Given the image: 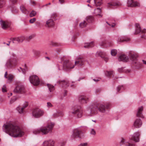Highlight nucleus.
Listing matches in <instances>:
<instances>
[{
    "mask_svg": "<svg viewBox=\"0 0 146 146\" xmlns=\"http://www.w3.org/2000/svg\"><path fill=\"white\" fill-rule=\"evenodd\" d=\"M3 128L4 132L14 137H21L24 135L23 132L15 124L10 123L4 124Z\"/></svg>",
    "mask_w": 146,
    "mask_h": 146,
    "instance_id": "obj_1",
    "label": "nucleus"
},
{
    "mask_svg": "<svg viewBox=\"0 0 146 146\" xmlns=\"http://www.w3.org/2000/svg\"><path fill=\"white\" fill-rule=\"evenodd\" d=\"M110 106V104L107 102L103 104H98L96 106V108H92L90 107L91 110L90 112L91 114H90V115H92L93 114H95L96 113L97 108L100 112L102 113H105L106 109H109Z\"/></svg>",
    "mask_w": 146,
    "mask_h": 146,
    "instance_id": "obj_2",
    "label": "nucleus"
},
{
    "mask_svg": "<svg viewBox=\"0 0 146 146\" xmlns=\"http://www.w3.org/2000/svg\"><path fill=\"white\" fill-rule=\"evenodd\" d=\"M54 125V123H51L48 124L46 126L42 127L40 129L34 130L33 131V133L35 134L39 133H41L42 135L47 134L52 132Z\"/></svg>",
    "mask_w": 146,
    "mask_h": 146,
    "instance_id": "obj_3",
    "label": "nucleus"
},
{
    "mask_svg": "<svg viewBox=\"0 0 146 146\" xmlns=\"http://www.w3.org/2000/svg\"><path fill=\"white\" fill-rule=\"evenodd\" d=\"M82 111L80 107L73 108L69 112L70 115H74L78 118L81 117L82 115Z\"/></svg>",
    "mask_w": 146,
    "mask_h": 146,
    "instance_id": "obj_4",
    "label": "nucleus"
},
{
    "mask_svg": "<svg viewBox=\"0 0 146 146\" xmlns=\"http://www.w3.org/2000/svg\"><path fill=\"white\" fill-rule=\"evenodd\" d=\"M129 58L133 62V63L137 68H139L142 66V64L139 62L137 60L136 55L132 53L129 54Z\"/></svg>",
    "mask_w": 146,
    "mask_h": 146,
    "instance_id": "obj_5",
    "label": "nucleus"
},
{
    "mask_svg": "<svg viewBox=\"0 0 146 146\" xmlns=\"http://www.w3.org/2000/svg\"><path fill=\"white\" fill-rule=\"evenodd\" d=\"M135 30L134 34H137L139 33H141V34H144L141 36V37L142 38L146 39V35L145 34L146 32V29H144L142 30L139 25L138 23H136L135 24Z\"/></svg>",
    "mask_w": 146,
    "mask_h": 146,
    "instance_id": "obj_6",
    "label": "nucleus"
},
{
    "mask_svg": "<svg viewBox=\"0 0 146 146\" xmlns=\"http://www.w3.org/2000/svg\"><path fill=\"white\" fill-rule=\"evenodd\" d=\"M44 113V111L41 109L36 108L33 110V116L36 118H39L42 116Z\"/></svg>",
    "mask_w": 146,
    "mask_h": 146,
    "instance_id": "obj_7",
    "label": "nucleus"
},
{
    "mask_svg": "<svg viewBox=\"0 0 146 146\" xmlns=\"http://www.w3.org/2000/svg\"><path fill=\"white\" fill-rule=\"evenodd\" d=\"M63 66V68L66 70L73 68L74 67V65L72 64L71 62L67 60L64 61Z\"/></svg>",
    "mask_w": 146,
    "mask_h": 146,
    "instance_id": "obj_8",
    "label": "nucleus"
},
{
    "mask_svg": "<svg viewBox=\"0 0 146 146\" xmlns=\"http://www.w3.org/2000/svg\"><path fill=\"white\" fill-rule=\"evenodd\" d=\"M29 79L31 83L34 85L37 86L39 84L40 81L36 75L31 76Z\"/></svg>",
    "mask_w": 146,
    "mask_h": 146,
    "instance_id": "obj_9",
    "label": "nucleus"
},
{
    "mask_svg": "<svg viewBox=\"0 0 146 146\" xmlns=\"http://www.w3.org/2000/svg\"><path fill=\"white\" fill-rule=\"evenodd\" d=\"M140 134L139 132L134 133L133 135H131L129 136L130 140H133L135 142H138L139 141V136Z\"/></svg>",
    "mask_w": 146,
    "mask_h": 146,
    "instance_id": "obj_10",
    "label": "nucleus"
},
{
    "mask_svg": "<svg viewBox=\"0 0 146 146\" xmlns=\"http://www.w3.org/2000/svg\"><path fill=\"white\" fill-rule=\"evenodd\" d=\"M82 133V132L81 131L78 129H76L73 130L72 137L73 138H80Z\"/></svg>",
    "mask_w": 146,
    "mask_h": 146,
    "instance_id": "obj_11",
    "label": "nucleus"
},
{
    "mask_svg": "<svg viewBox=\"0 0 146 146\" xmlns=\"http://www.w3.org/2000/svg\"><path fill=\"white\" fill-rule=\"evenodd\" d=\"M14 92L18 93H23L25 91V88L22 85H19L17 86L14 90Z\"/></svg>",
    "mask_w": 146,
    "mask_h": 146,
    "instance_id": "obj_12",
    "label": "nucleus"
},
{
    "mask_svg": "<svg viewBox=\"0 0 146 146\" xmlns=\"http://www.w3.org/2000/svg\"><path fill=\"white\" fill-rule=\"evenodd\" d=\"M113 44V42L111 41H104L101 42L100 44L101 46L106 47L111 46Z\"/></svg>",
    "mask_w": 146,
    "mask_h": 146,
    "instance_id": "obj_13",
    "label": "nucleus"
},
{
    "mask_svg": "<svg viewBox=\"0 0 146 146\" xmlns=\"http://www.w3.org/2000/svg\"><path fill=\"white\" fill-rule=\"evenodd\" d=\"M86 61V59L83 58H78L77 60L75 61V65L78 66H82L84 65Z\"/></svg>",
    "mask_w": 146,
    "mask_h": 146,
    "instance_id": "obj_14",
    "label": "nucleus"
},
{
    "mask_svg": "<svg viewBox=\"0 0 146 146\" xmlns=\"http://www.w3.org/2000/svg\"><path fill=\"white\" fill-rule=\"evenodd\" d=\"M130 38L127 36L119 37L117 40V42L120 43L124 42H128L130 40Z\"/></svg>",
    "mask_w": 146,
    "mask_h": 146,
    "instance_id": "obj_15",
    "label": "nucleus"
},
{
    "mask_svg": "<svg viewBox=\"0 0 146 146\" xmlns=\"http://www.w3.org/2000/svg\"><path fill=\"white\" fill-rule=\"evenodd\" d=\"M127 3L129 7H133L140 6V4L139 3L134 1L133 0H128Z\"/></svg>",
    "mask_w": 146,
    "mask_h": 146,
    "instance_id": "obj_16",
    "label": "nucleus"
},
{
    "mask_svg": "<svg viewBox=\"0 0 146 146\" xmlns=\"http://www.w3.org/2000/svg\"><path fill=\"white\" fill-rule=\"evenodd\" d=\"M25 39V37L21 36L13 38L12 40V42L13 43H16L17 42L18 43L22 42Z\"/></svg>",
    "mask_w": 146,
    "mask_h": 146,
    "instance_id": "obj_17",
    "label": "nucleus"
},
{
    "mask_svg": "<svg viewBox=\"0 0 146 146\" xmlns=\"http://www.w3.org/2000/svg\"><path fill=\"white\" fill-rule=\"evenodd\" d=\"M13 64L14 65L16 64V61H13L11 58L9 59L7 61L5 64V68L6 69L10 68L12 66V64Z\"/></svg>",
    "mask_w": 146,
    "mask_h": 146,
    "instance_id": "obj_18",
    "label": "nucleus"
},
{
    "mask_svg": "<svg viewBox=\"0 0 146 146\" xmlns=\"http://www.w3.org/2000/svg\"><path fill=\"white\" fill-rule=\"evenodd\" d=\"M28 102H26L23 104L22 107L21 108L19 106L18 107L16 108L17 110L18 111L19 113L21 114L23 113L24 111V109L26 108L28 106Z\"/></svg>",
    "mask_w": 146,
    "mask_h": 146,
    "instance_id": "obj_19",
    "label": "nucleus"
},
{
    "mask_svg": "<svg viewBox=\"0 0 146 146\" xmlns=\"http://www.w3.org/2000/svg\"><path fill=\"white\" fill-rule=\"evenodd\" d=\"M0 23L3 29H6L10 26V23L7 21L1 20L0 21Z\"/></svg>",
    "mask_w": 146,
    "mask_h": 146,
    "instance_id": "obj_20",
    "label": "nucleus"
},
{
    "mask_svg": "<svg viewBox=\"0 0 146 146\" xmlns=\"http://www.w3.org/2000/svg\"><path fill=\"white\" fill-rule=\"evenodd\" d=\"M124 144L126 146H135V144L131 143L130 141H127L124 139H122L121 141L120 145L121 146V145Z\"/></svg>",
    "mask_w": 146,
    "mask_h": 146,
    "instance_id": "obj_21",
    "label": "nucleus"
},
{
    "mask_svg": "<svg viewBox=\"0 0 146 146\" xmlns=\"http://www.w3.org/2000/svg\"><path fill=\"white\" fill-rule=\"evenodd\" d=\"M57 83L62 87H66L68 86V82L67 80H59Z\"/></svg>",
    "mask_w": 146,
    "mask_h": 146,
    "instance_id": "obj_22",
    "label": "nucleus"
},
{
    "mask_svg": "<svg viewBox=\"0 0 146 146\" xmlns=\"http://www.w3.org/2000/svg\"><path fill=\"white\" fill-rule=\"evenodd\" d=\"M142 125V122L141 119L139 118L137 119L134 122V126L136 128H139Z\"/></svg>",
    "mask_w": 146,
    "mask_h": 146,
    "instance_id": "obj_23",
    "label": "nucleus"
},
{
    "mask_svg": "<svg viewBox=\"0 0 146 146\" xmlns=\"http://www.w3.org/2000/svg\"><path fill=\"white\" fill-rule=\"evenodd\" d=\"M143 110V107L141 106L139 107L137 111L136 116L137 117L143 118V116L142 114V111Z\"/></svg>",
    "mask_w": 146,
    "mask_h": 146,
    "instance_id": "obj_24",
    "label": "nucleus"
},
{
    "mask_svg": "<svg viewBox=\"0 0 146 146\" xmlns=\"http://www.w3.org/2000/svg\"><path fill=\"white\" fill-rule=\"evenodd\" d=\"M54 141L53 140H49L45 141L43 143V146H54Z\"/></svg>",
    "mask_w": 146,
    "mask_h": 146,
    "instance_id": "obj_25",
    "label": "nucleus"
},
{
    "mask_svg": "<svg viewBox=\"0 0 146 146\" xmlns=\"http://www.w3.org/2000/svg\"><path fill=\"white\" fill-rule=\"evenodd\" d=\"M54 25V22L52 19H49L46 22L45 26L46 27H51Z\"/></svg>",
    "mask_w": 146,
    "mask_h": 146,
    "instance_id": "obj_26",
    "label": "nucleus"
},
{
    "mask_svg": "<svg viewBox=\"0 0 146 146\" xmlns=\"http://www.w3.org/2000/svg\"><path fill=\"white\" fill-rule=\"evenodd\" d=\"M129 58L127 56L124 54H122L120 55L119 58V60L123 62L127 61Z\"/></svg>",
    "mask_w": 146,
    "mask_h": 146,
    "instance_id": "obj_27",
    "label": "nucleus"
},
{
    "mask_svg": "<svg viewBox=\"0 0 146 146\" xmlns=\"http://www.w3.org/2000/svg\"><path fill=\"white\" fill-rule=\"evenodd\" d=\"M88 99L86 97L84 96H80L79 98V100L82 103H86L88 101Z\"/></svg>",
    "mask_w": 146,
    "mask_h": 146,
    "instance_id": "obj_28",
    "label": "nucleus"
},
{
    "mask_svg": "<svg viewBox=\"0 0 146 146\" xmlns=\"http://www.w3.org/2000/svg\"><path fill=\"white\" fill-rule=\"evenodd\" d=\"M7 72L6 71L5 74L4 75V77L5 78H7L8 80L9 81L11 82L12 81L13 79V76L12 74H9L8 75V77L7 76Z\"/></svg>",
    "mask_w": 146,
    "mask_h": 146,
    "instance_id": "obj_29",
    "label": "nucleus"
},
{
    "mask_svg": "<svg viewBox=\"0 0 146 146\" xmlns=\"http://www.w3.org/2000/svg\"><path fill=\"white\" fill-rule=\"evenodd\" d=\"M114 72L113 71H106V74L107 76L111 77H113L114 80L116 78H117L114 77Z\"/></svg>",
    "mask_w": 146,
    "mask_h": 146,
    "instance_id": "obj_30",
    "label": "nucleus"
},
{
    "mask_svg": "<svg viewBox=\"0 0 146 146\" xmlns=\"http://www.w3.org/2000/svg\"><path fill=\"white\" fill-rule=\"evenodd\" d=\"M94 44L93 42H91L90 43H85L84 47L85 48H89L90 47H92L94 46Z\"/></svg>",
    "mask_w": 146,
    "mask_h": 146,
    "instance_id": "obj_31",
    "label": "nucleus"
},
{
    "mask_svg": "<svg viewBox=\"0 0 146 146\" xmlns=\"http://www.w3.org/2000/svg\"><path fill=\"white\" fill-rule=\"evenodd\" d=\"M101 13V9L100 8H98L97 9L94 10V13L96 15H99L100 17H102V16L100 14Z\"/></svg>",
    "mask_w": 146,
    "mask_h": 146,
    "instance_id": "obj_32",
    "label": "nucleus"
},
{
    "mask_svg": "<svg viewBox=\"0 0 146 146\" xmlns=\"http://www.w3.org/2000/svg\"><path fill=\"white\" fill-rule=\"evenodd\" d=\"M106 55V53L105 52L102 51H98L96 53V55L101 57L103 58Z\"/></svg>",
    "mask_w": 146,
    "mask_h": 146,
    "instance_id": "obj_33",
    "label": "nucleus"
},
{
    "mask_svg": "<svg viewBox=\"0 0 146 146\" xmlns=\"http://www.w3.org/2000/svg\"><path fill=\"white\" fill-rule=\"evenodd\" d=\"M47 86L48 88V90L50 92H53L54 89V87L53 86L49 84H47Z\"/></svg>",
    "mask_w": 146,
    "mask_h": 146,
    "instance_id": "obj_34",
    "label": "nucleus"
},
{
    "mask_svg": "<svg viewBox=\"0 0 146 146\" xmlns=\"http://www.w3.org/2000/svg\"><path fill=\"white\" fill-rule=\"evenodd\" d=\"M20 9L23 13H28V11L23 6H21L20 7Z\"/></svg>",
    "mask_w": 146,
    "mask_h": 146,
    "instance_id": "obj_35",
    "label": "nucleus"
},
{
    "mask_svg": "<svg viewBox=\"0 0 146 146\" xmlns=\"http://www.w3.org/2000/svg\"><path fill=\"white\" fill-rule=\"evenodd\" d=\"M87 25V23L85 21H84L83 22L81 23L80 24L79 26L80 28H82L85 27Z\"/></svg>",
    "mask_w": 146,
    "mask_h": 146,
    "instance_id": "obj_36",
    "label": "nucleus"
},
{
    "mask_svg": "<svg viewBox=\"0 0 146 146\" xmlns=\"http://www.w3.org/2000/svg\"><path fill=\"white\" fill-rule=\"evenodd\" d=\"M93 2L96 6H100L102 3L101 1H97V0H93Z\"/></svg>",
    "mask_w": 146,
    "mask_h": 146,
    "instance_id": "obj_37",
    "label": "nucleus"
},
{
    "mask_svg": "<svg viewBox=\"0 0 146 146\" xmlns=\"http://www.w3.org/2000/svg\"><path fill=\"white\" fill-rule=\"evenodd\" d=\"M88 22L89 23H90L93 20V17L92 16H89L86 18Z\"/></svg>",
    "mask_w": 146,
    "mask_h": 146,
    "instance_id": "obj_38",
    "label": "nucleus"
},
{
    "mask_svg": "<svg viewBox=\"0 0 146 146\" xmlns=\"http://www.w3.org/2000/svg\"><path fill=\"white\" fill-rule=\"evenodd\" d=\"M5 4V1L3 0H0V8H2Z\"/></svg>",
    "mask_w": 146,
    "mask_h": 146,
    "instance_id": "obj_39",
    "label": "nucleus"
},
{
    "mask_svg": "<svg viewBox=\"0 0 146 146\" xmlns=\"http://www.w3.org/2000/svg\"><path fill=\"white\" fill-rule=\"evenodd\" d=\"M111 52L112 56H115L117 54V50L115 49L112 50H111Z\"/></svg>",
    "mask_w": 146,
    "mask_h": 146,
    "instance_id": "obj_40",
    "label": "nucleus"
},
{
    "mask_svg": "<svg viewBox=\"0 0 146 146\" xmlns=\"http://www.w3.org/2000/svg\"><path fill=\"white\" fill-rule=\"evenodd\" d=\"M36 14V12L34 11H33L30 13V16L33 17L35 16Z\"/></svg>",
    "mask_w": 146,
    "mask_h": 146,
    "instance_id": "obj_41",
    "label": "nucleus"
},
{
    "mask_svg": "<svg viewBox=\"0 0 146 146\" xmlns=\"http://www.w3.org/2000/svg\"><path fill=\"white\" fill-rule=\"evenodd\" d=\"M117 5H119V4L118 3H108V6L110 7L112 6H116Z\"/></svg>",
    "mask_w": 146,
    "mask_h": 146,
    "instance_id": "obj_42",
    "label": "nucleus"
},
{
    "mask_svg": "<svg viewBox=\"0 0 146 146\" xmlns=\"http://www.w3.org/2000/svg\"><path fill=\"white\" fill-rule=\"evenodd\" d=\"M65 145V142L64 141L59 142L58 145L59 146H64Z\"/></svg>",
    "mask_w": 146,
    "mask_h": 146,
    "instance_id": "obj_43",
    "label": "nucleus"
},
{
    "mask_svg": "<svg viewBox=\"0 0 146 146\" xmlns=\"http://www.w3.org/2000/svg\"><path fill=\"white\" fill-rule=\"evenodd\" d=\"M36 19L35 18L31 19L29 20V22L31 23H33L36 21Z\"/></svg>",
    "mask_w": 146,
    "mask_h": 146,
    "instance_id": "obj_44",
    "label": "nucleus"
},
{
    "mask_svg": "<svg viewBox=\"0 0 146 146\" xmlns=\"http://www.w3.org/2000/svg\"><path fill=\"white\" fill-rule=\"evenodd\" d=\"M106 23L109 26L112 27H114L115 25V23H113L111 24L108 23L107 22H106Z\"/></svg>",
    "mask_w": 146,
    "mask_h": 146,
    "instance_id": "obj_45",
    "label": "nucleus"
},
{
    "mask_svg": "<svg viewBox=\"0 0 146 146\" xmlns=\"http://www.w3.org/2000/svg\"><path fill=\"white\" fill-rule=\"evenodd\" d=\"M34 36V35H31L29 36V37H27V39L28 40H31L33 38Z\"/></svg>",
    "mask_w": 146,
    "mask_h": 146,
    "instance_id": "obj_46",
    "label": "nucleus"
},
{
    "mask_svg": "<svg viewBox=\"0 0 146 146\" xmlns=\"http://www.w3.org/2000/svg\"><path fill=\"white\" fill-rule=\"evenodd\" d=\"M88 144L87 143H81L78 146H87V145Z\"/></svg>",
    "mask_w": 146,
    "mask_h": 146,
    "instance_id": "obj_47",
    "label": "nucleus"
},
{
    "mask_svg": "<svg viewBox=\"0 0 146 146\" xmlns=\"http://www.w3.org/2000/svg\"><path fill=\"white\" fill-rule=\"evenodd\" d=\"M90 133L93 135H95L96 134V132L94 129H92L90 132Z\"/></svg>",
    "mask_w": 146,
    "mask_h": 146,
    "instance_id": "obj_48",
    "label": "nucleus"
},
{
    "mask_svg": "<svg viewBox=\"0 0 146 146\" xmlns=\"http://www.w3.org/2000/svg\"><path fill=\"white\" fill-rule=\"evenodd\" d=\"M51 44L53 46H58L57 44L53 42H52L51 43Z\"/></svg>",
    "mask_w": 146,
    "mask_h": 146,
    "instance_id": "obj_49",
    "label": "nucleus"
},
{
    "mask_svg": "<svg viewBox=\"0 0 146 146\" xmlns=\"http://www.w3.org/2000/svg\"><path fill=\"white\" fill-rule=\"evenodd\" d=\"M123 87L122 86H118L117 88V91L119 92V91L121 89V88Z\"/></svg>",
    "mask_w": 146,
    "mask_h": 146,
    "instance_id": "obj_50",
    "label": "nucleus"
},
{
    "mask_svg": "<svg viewBox=\"0 0 146 146\" xmlns=\"http://www.w3.org/2000/svg\"><path fill=\"white\" fill-rule=\"evenodd\" d=\"M5 88H6V86L5 85H4L3 86V87L2 88L3 92H6V89H5Z\"/></svg>",
    "mask_w": 146,
    "mask_h": 146,
    "instance_id": "obj_51",
    "label": "nucleus"
},
{
    "mask_svg": "<svg viewBox=\"0 0 146 146\" xmlns=\"http://www.w3.org/2000/svg\"><path fill=\"white\" fill-rule=\"evenodd\" d=\"M47 106L48 107H52V105L50 103L48 102L47 103Z\"/></svg>",
    "mask_w": 146,
    "mask_h": 146,
    "instance_id": "obj_52",
    "label": "nucleus"
},
{
    "mask_svg": "<svg viewBox=\"0 0 146 146\" xmlns=\"http://www.w3.org/2000/svg\"><path fill=\"white\" fill-rule=\"evenodd\" d=\"M10 1L13 4H14L17 2V0H10Z\"/></svg>",
    "mask_w": 146,
    "mask_h": 146,
    "instance_id": "obj_53",
    "label": "nucleus"
},
{
    "mask_svg": "<svg viewBox=\"0 0 146 146\" xmlns=\"http://www.w3.org/2000/svg\"><path fill=\"white\" fill-rule=\"evenodd\" d=\"M30 3L32 5H35L36 4L35 2L33 0H31L30 1Z\"/></svg>",
    "mask_w": 146,
    "mask_h": 146,
    "instance_id": "obj_54",
    "label": "nucleus"
},
{
    "mask_svg": "<svg viewBox=\"0 0 146 146\" xmlns=\"http://www.w3.org/2000/svg\"><path fill=\"white\" fill-rule=\"evenodd\" d=\"M15 100L16 99L15 98H11L10 101V102L11 103H12L15 101Z\"/></svg>",
    "mask_w": 146,
    "mask_h": 146,
    "instance_id": "obj_55",
    "label": "nucleus"
},
{
    "mask_svg": "<svg viewBox=\"0 0 146 146\" xmlns=\"http://www.w3.org/2000/svg\"><path fill=\"white\" fill-rule=\"evenodd\" d=\"M35 55L36 56H38L39 54V52L37 51H36L35 52Z\"/></svg>",
    "mask_w": 146,
    "mask_h": 146,
    "instance_id": "obj_56",
    "label": "nucleus"
},
{
    "mask_svg": "<svg viewBox=\"0 0 146 146\" xmlns=\"http://www.w3.org/2000/svg\"><path fill=\"white\" fill-rule=\"evenodd\" d=\"M59 1L61 4H62L64 3V0H59Z\"/></svg>",
    "mask_w": 146,
    "mask_h": 146,
    "instance_id": "obj_57",
    "label": "nucleus"
},
{
    "mask_svg": "<svg viewBox=\"0 0 146 146\" xmlns=\"http://www.w3.org/2000/svg\"><path fill=\"white\" fill-rule=\"evenodd\" d=\"M36 25L40 26V23L39 22L36 21Z\"/></svg>",
    "mask_w": 146,
    "mask_h": 146,
    "instance_id": "obj_58",
    "label": "nucleus"
},
{
    "mask_svg": "<svg viewBox=\"0 0 146 146\" xmlns=\"http://www.w3.org/2000/svg\"><path fill=\"white\" fill-rule=\"evenodd\" d=\"M118 71L120 72H123L122 68H120L118 69Z\"/></svg>",
    "mask_w": 146,
    "mask_h": 146,
    "instance_id": "obj_59",
    "label": "nucleus"
},
{
    "mask_svg": "<svg viewBox=\"0 0 146 146\" xmlns=\"http://www.w3.org/2000/svg\"><path fill=\"white\" fill-rule=\"evenodd\" d=\"M100 90V89H97L96 90V92H99Z\"/></svg>",
    "mask_w": 146,
    "mask_h": 146,
    "instance_id": "obj_60",
    "label": "nucleus"
},
{
    "mask_svg": "<svg viewBox=\"0 0 146 146\" xmlns=\"http://www.w3.org/2000/svg\"><path fill=\"white\" fill-rule=\"evenodd\" d=\"M142 62H143V63L145 64H146V61L145 60H142Z\"/></svg>",
    "mask_w": 146,
    "mask_h": 146,
    "instance_id": "obj_61",
    "label": "nucleus"
},
{
    "mask_svg": "<svg viewBox=\"0 0 146 146\" xmlns=\"http://www.w3.org/2000/svg\"><path fill=\"white\" fill-rule=\"evenodd\" d=\"M93 80H94V81H95L96 82H97L99 80L98 79H93Z\"/></svg>",
    "mask_w": 146,
    "mask_h": 146,
    "instance_id": "obj_62",
    "label": "nucleus"
},
{
    "mask_svg": "<svg viewBox=\"0 0 146 146\" xmlns=\"http://www.w3.org/2000/svg\"><path fill=\"white\" fill-rule=\"evenodd\" d=\"M108 60V59L107 58H105L104 60H105V61H106V62H107Z\"/></svg>",
    "mask_w": 146,
    "mask_h": 146,
    "instance_id": "obj_63",
    "label": "nucleus"
},
{
    "mask_svg": "<svg viewBox=\"0 0 146 146\" xmlns=\"http://www.w3.org/2000/svg\"><path fill=\"white\" fill-rule=\"evenodd\" d=\"M58 113H59V114L60 115H62L63 114V113L62 112H60Z\"/></svg>",
    "mask_w": 146,
    "mask_h": 146,
    "instance_id": "obj_64",
    "label": "nucleus"
}]
</instances>
